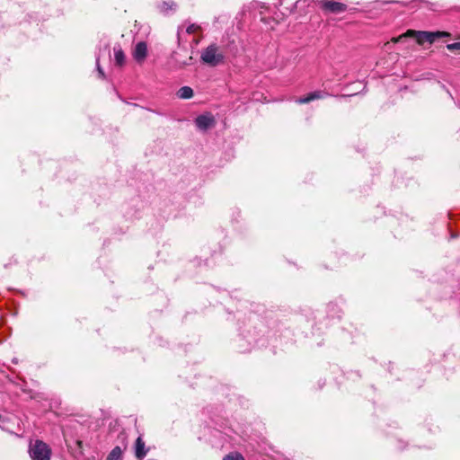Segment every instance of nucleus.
<instances>
[{
  "label": "nucleus",
  "mask_w": 460,
  "mask_h": 460,
  "mask_svg": "<svg viewBox=\"0 0 460 460\" xmlns=\"http://www.w3.org/2000/svg\"><path fill=\"white\" fill-rule=\"evenodd\" d=\"M449 36L448 32L446 31H413L408 30L406 33L400 35L397 38H393L392 41L397 43L401 41L403 38L406 37H414L418 42V44L422 45L425 42L433 43L436 40Z\"/></svg>",
  "instance_id": "f257e3e1"
},
{
  "label": "nucleus",
  "mask_w": 460,
  "mask_h": 460,
  "mask_svg": "<svg viewBox=\"0 0 460 460\" xmlns=\"http://www.w3.org/2000/svg\"><path fill=\"white\" fill-rule=\"evenodd\" d=\"M29 453L32 460H50L51 457L50 447L41 440L31 444Z\"/></svg>",
  "instance_id": "f03ea898"
},
{
  "label": "nucleus",
  "mask_w": 460,
  "mask_h": 460,
  "mask_svg": "<svg viewBox=\"0 0 460 460\" xmlns=\"http://www.w3.org/2000/svg\"><path fill=\"white\" fill-rule=\"evenodd\" d=\"M201 59L206 64L217 66L223 61L224 56L218 52L216 45H210L202 52Z\"/></svg>",
  "instance_id": "7ed1b4c3"
},
{
  "label": "nucleus",
  "mask_w": 460,
  "mask_h": 460,
  "mask_svg": "<svg viewBox=\"0 0 460 460\" xmlns=\"http://www.w3.org/2000/svg\"><path fill=\"white\" fill-rule=\"evenodd\" d=\"M321 8L331 13H341L347 10V5L336 0H321L319 1Z\"/></svg>",
  "instance_id": "20e7f679"
},
{
  "label": "nucleus",
  "mask_w": 460,
  "mask_h": 460,
  "mask_svg": "<svg viewBox=\"0 0 460 460\" xmlns=\"http://www.w3.org/2000/svg\"><path fill=\"white\" fill-rule=\"evenodd\" d=\"M196 126L200 130H207L211 128L215 124V119L210 114H202L196 118L195 119Z\"/></svg>",
  "instance_id": "39448f33"
},
{
  "label": "nucleus",
  "mask_w": 460,
  "mask_h": 460,
  "mask_svg": "<svg viewBox=\"0 0 460 460\" xmlns=\"http://www.w3.org/2000/svg\"><path fill=\"white\" fill-rule=\"evenodd\" d=\"M147 55V46L146 43L144 41L138 42L133 51V57L134 58L141 63L145 60Z\"/></svg>",
  "instance_id": "423d86ee"
},
{
  "label": "nucleus",
  "mask_w": 460,
  "mask_h": 460,
  "mask_svg": "<svg viewBox=\"0 0 460 460\" xmlns=\"http://www.w3.org/2000/svg\"><path fill=\"white\" fill-rule=\"evenodd\" d=\"M147 449H146L145 442L141 437H138L136 440L135 444V455L136 457L139 460H142L147 454Z\"/></svg>",
  "instance_id": "0eeeda50"
},
{
  "label": "nucleus",
  "mask_w": 460,
  "mask_h": 460,
  "mask_svg": "<svg viewBox=\"0 0 460 460\" xmlns=\"http://www.w3.org/2000/svg\"><path fill=\"white\" fill-rule=\"evenodd\" d=\"M325 95L324 93L321 92V91H315V92H313V93H310L309 94H307L306 96L305 97H302V98H299L297 99L296 102L299 104H303V103H308L310 102L311 101H314V100H316V99H321V98H323Z\"/></svg>",
  "instance_id": "6e6552de"
},
{
  "label": "nucleus",
  "mask_w": 460,
  "mask_h": 460,
  "mask_svg": "<svg viewBox=\"0 0 460 460\" xmlns=\"http://www.w3.org/2000/svg\"><path fill=\"white\" fill-rule=\"evenodd\" d=\"M177 95L181 99H190L193 96V90L189 86H182L177 92Z\"/></svg>",
  "instance_id": "1a4fd4ad"
},
{
  "label": "nucleus",
  "mask_w": 460,
  "mask_h": 460,
  "mask_svg": "<svg viewBox=\"0 0 460 460\" xmlns=\"http://www.w3.org/2000/svg\"><path fill=\"white\" fill-rule=\"evenodd\" d=\"M115 62L118 66H122L125 63V55L121 49H114Z\"/></svg>",
  "instance_id": "9d476101"
},
{
  "label": "nucleus",
  "mask_w": 460,
  "mask_h": 460,
  "mask_svg": "<svg viewBox=\"0 0 460 460\" xmlns=\"http://www.w3.org/2000/svg\"><path fill=\"white\" fill-rule=\"evenodd\" d=\"M122 455L121 448L119 447H115L111 453L108 455L106 460H119Z\"/></svg>",
  "instance_id": "9b49d317"
},
{
  "label": "nucleus",
  "mask_w": 460,
  "mask_h": 460,
  "mask_svg": "<svg viewBox=\"0 0 460 460\" xmlns=\"http://www.w3.org/2000/svg\"><path fill=\"white\" fill-rule=\"evenodd\" d=\"M175 4L173 2L163 1L158 4V8L161 12H167L168 10L174 9Z\"/></svg>",
  "instance_id": "f8f14e48"
},
{
  "label": "nucleus",
  "mask_w": 460,
  "mask_h": 460,
  "mask_svg": "<svg viewBox=\"0 0 460 460\" xmlns=\"http://www.w3.org/2000/svg\"><path fill=\"white\" fill-rule=\"evenodd\" d=\"M223 460H244V457L239 453H230Z\"/></svg>",
  "instance_id": "ddd939ff"
},
{
  "label": "nucleus",
  "mask_w": 460,
  "mask_h": 460,
  "mask_svg": "<svg viewBox=\"0 0 460 460\" xmlns=\"http://www.w3.org/2000/svg\"><path fill=\"white\" fill-rule=\"evenodd\" d=\"M199 29L200 28L199 25L192 23L186 27L185 31L188 34H192V33H196Z\"/></svg>",
  "instance_id": "4468645a"
},
{
  "label": "nucleus",
  "mask_w": 460,
  "mask_h": 460,
  "mask_svg": "<svg viewBox=\"0 0 460 460\" xmlns=\"http://www.w3.org/2000/svg\"><path fill=\"white\" fill-rule=\"evenodd\" d=\"M447 49L450 51H456V50H459L460 51V41L459 42H455V43H450V44H447Z\"/></svg>",
  "instance_id": "2eb2a0df"
},
{
  "label": "nucleus",
  "mask_w": 460,
  "mask_h": 460,
  "mask_svg": "<svg viewBox=\"0 0 460 460\" xmlns=\"http://www.w3.org/2000/svg\"><path fill=\"white\" fill-rule=\"evenodd\" d=\"M96 65H97V70H98V73H99L100 76L102 78H103L104 77V73H103L102 67L100 66L99 58H97V60H96Z\"/></svg>",
  "instance_id": "dca6fc26"
},
{
  "label": "nucleus",
  "mask_w": 460,
  "mask_h": 460,
  "mask_svg": "<svg viewBox=\"0 0 460 460\" xmlns=\"http://www.w3.org/2000/svg\"><path fill=\"white\" fill-rule=\"evenodd\" d=\"M182 31H183V29H182L181 27V28H179V31H178V35H179V37L181 35Z\"/></svg>",
  "instance_id": "f3484780"
},
{
  "label": "nucleus",
  "mask_w": 460,
  "mask_h": 460,
  "mask_svg": "<svg viewBox=\"0 0 460 460\" xmlns=\"http://www.w3.org/2000/svg\"><path fill=\"white\" fill-rule=\"evenodd\" d=\"M300 1H301V0H296V1H295V4H296V6H297V5L299 4Z\"/></svg>",
  "instance_id": "a211bd4d"
}]
</instances>
